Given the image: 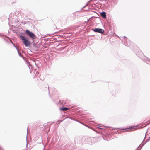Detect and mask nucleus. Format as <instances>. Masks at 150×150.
Returning <instances> with one entry per match:
<instances>
[{
  "instance_id": "obj_1",
  "label": "nucleus",
  "mask_w": 150,
  "mask_h": 150,
  "mask_svg": "<svg viewBox=\"0 0 150 150\" xmlns=\"http://www.w3.org/2000/svg\"><path fill=\"white\" fill-rule=\"evenodd\" d=\"M20 37L26 47H28L30 45V41L28 40L26 37L22 35L20 36Z\"/></svg>"
},
{
  "instance_id": "obj_2",
  "label": "nucleus",
  "mask_w": 150,
  "mask_h": 150,
  "mask_svg": "<svg viewBox=\"0 0 150 150\" xmlns=\"http://www.w3.org/2000/svg\"><path fill=\"white\" fill-rule=\"evenodd\" d=\"M26 33L32 39H34L36 38V36L35 35L32 33V32L28 30H26L25 31Z\"/></svg>"
},
{
  "instance_id": "obj_3",
  "label": "nucleus",
  "mask_w": 150,
  "mask_h": 150,
  "mask_svg": "<svg viewBox=\"0 0 150 150\" xmlns=\"http://www.w3.org/2000/svg\"><path fill=\"white\" fill-rule=\"evenodd\" d=\"M93 30L95 32H98L100 33H103L104 32V30H103L98 28L94 29Z\"/></svg>"
},
{
  "instance_id": "obj_4",
  "label": "nucleus",
  "mask_w": 150,
  "mask_h": 150,
  "mask_svg": "<svg viewBox=\"0 0 150 150\" xmlns=\"http://www.w3.org/2000/svg\"><path fill=\"white\" fill-rule=\"evenodd\" d=\"M100 15L101 16L104 18H106V13L104 12H103L101 13Z\"/></svg>"
},
{
  "instance_id": "obj_5",
  "label": "nucleus",
  "mask_w": 150,
  "mask_h": 150,
  "mask_svg": "<svg viewBox=\"0 0 150 150\" xmlns=\"http://www.w3.org/2000/svg\"><path fill=\"white\" fill-rule=\"evenodd\" d=\"M60 110L63 111H67L68 110H69V109L68 108H61Z\"/></svg>"
},
{
  "instance_id": "obj_6",
  "label": "nucleus",
  "mask_w": 150,
  "mask_h": 150,
  "mask_svg": "<svg viewBox=\"0 0 150 150\" xmlns=\"http://www.w3.org/2000/svg\"><path fill=\"white\" fill-rule=\"evenodd\" d=\"M130 128L132 129H136V127L135 126L131 127Z\"/></svg>"
}]
</instances>
